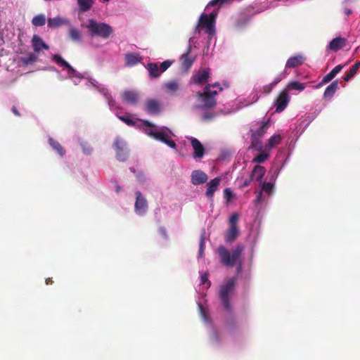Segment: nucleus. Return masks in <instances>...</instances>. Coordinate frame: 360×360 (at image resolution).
<instances>
[{
    "label": "nucleus",
    "instance_id": "obj_44",
    "mask_svg": "<svg viewBox=\"0 0 360 360\" xmlns=\"http://www.w3.org/2000/svg\"><path fill=\"white\" fill-rule=\"evenodd\" d=\"M37 58V56L35 53H30L25 58H24L23 61L25 64H29L36 61Z\"/></svg>",
    "mask_w": 360,
    "mask_h": 360
},
{
    "label": "nucleus",
    "instance_id": "obj_14",
    "mask_svg": "<svg viewBox=\"0 0 360 360\" xmlns=\"http://www.w3.org/2000/svg\"><path fill=\"white\" fill-rule=\"evenodd\" d=\"M221 179L220 177H216L212 179L207 183V189L206 191V196L212 201L214 197V192L217 191Z\"/></svg>",
    "mask_w": 360,
    "mask_h": 360
},
{
    "label": "nucleus",
    "instance_id": "obj_16",
    "mask_svg": "<svg viewBox=\"0 0 360 360\" xmlns=\"http://www.w3.org/2000/svg\"><path fill=\"white\" fill-rule=\"evenodd\" d=\"M53 60L60 66L68 69V74L74 77H79V73L66 61L61 56L55 54L53 56Z\"/></svg>",
    "mask_w": 360,
    "mask_h": 360
},
{
    "label": "nucleus",
    "instance_id": "obj_55",
    "mask_svg": "<svg viewBox=\"0 0 360 360\" xmlns=\"http://www.w3.org/2000/svg\"><path fill=\"white\" fill-rule=\"evenodd\" d=\"M11 110L15 115L20 116V114L19 111L17 110V108H15V106H13Z\"/></svg>",
    "mask_w": 360,
    "mask_h": 360
},
{
    "label": "nucleus",
    "instance_id": "obj_20",
    "mask_svg": "<svg viewBox=\"0 0 360 360\" xmlns=\"http://www.w3.org/2000/svg\"><path fill=\"white\" fill-rule=\"evenodd\" d=\"M32 48L35 52H39L42 49L48 50L49 46L43 41L41 38L35 34L33 36L32 39Z\"/></svg>",
    "mask_w": 360,
    "mask_h": 360
},
{
    "label": "nucleus",
    "instance_id": "obj_46",
    "mask_svg": "<svg viewBox=\"0 0 360 360\" xmlns=\"http://www.w3.org/2000/svg\"><path fill=\"white\" fill-rule=\"evenodd\" d=\"M273 187V184L270 182H264L262 184V190L268 193L271 192Z\"/></svg>",
    "mask_w": 360,
    "mask_h": 360
},
{
    "label": "nucleus",
    "instance_id": "obj_3",
    "mask_svg": "<svg viewBox=\"0 0 360 360\" xmlns=\"http://www.w3.org/2000/svg\"><path fill=\"white\" fill-rule=\"evenodd\" d=\"M217 14V11H212L209 15L202 13L199 18L195 30L199 32L200 29H201L209 36H213L215 34V22Z\"/></svg>",
    "mask_w": 360,
    "mask_h": 360
},
{
    "label": "nucleus",
    "instance_id": "obj_39",
    "mask_svg": "<svg viewBox=\"0 0 360 360\" xmlns=\"http://www.w3.org/2000/svg\"><path fill=\"white\" fill-rule=\"evenodd\" d=\"M269 155L267 153L262 151L261 153H259L253 158L252 162L263 163L269 158Z\"/></svg>",
    "mask_w": 360,
    "mask_h": 360
},
{
    "label": "nucleus",
    "instance_id": "obj_50",
    "mask_svg": "<svg viewBox=\"0 0 360 360\" xmlns=\"http://www.w3.org/2000/svg\"><path fill=\"white\" fill-rule=\"evenodd\" d=\"M254 179L252 178V176L250 175L249 178L246 179L244 180L243 183L242 184V185L240 186V188H245V187H248V186H250V184H251V182L253 181Z\"/></svg>",
    "mask_w": 360,
    "mask_h": 360
},
{
    "label": "nucleus",
    "instance_id": "obj_8",
    "mask_svg": "<svg viewBox=\"0 0 360 360\" xmlns=\"http://www.w3.org/2000/svg\"><path fill=\"white\" fill-rule=\"evenodd\" d=\"M136 202L134 205L135 211L139 215L144 214L148 208V202L140 191H136Z\"/></svg>",
    "mask_w": 360,
    "mask_h": 360
},
{
    "label": "nucleus",
    "instance_id": "obj_56",
    "mask_svg": "<svg viewBox=\"0 0 360 360\" xmlns=\"http://www.w3.org/2000/svg\"><path fill=\"white\" fill-rule=\"evenodd\" d=\"M106 96H107V98L109 101V105L113 106L115 101L112 100V97L110 95H106Z\"/></svg>",
    "mask_w": 360,
    "mask_h": 360
},
{
    "label": "nucleus",
    "instance_id": "obj_6",
    "mask_svg": "<svg viewBox=\"0 0 360 360\" xmlns=\"http://www.w3.org/2000/svg\"><path fill=\"white\" fill-rule=\"evenodd\" d=\"M113 147L116 151L117 160L122 162L126 161L129 154L126 142L122 139L117 137L114 141Z\"/></svg>",
    "mask_w": 360,
    "mask_h": 360
},
{
    "label": "nucleus",
    "instance_id": "obj_9",
    "mask_svg": "<svg viewBox=\"0 0 360 360\" xmlns=\"http://www.w3.org/2000/svg\"><path fill=\"white\" fill-rule=\"evenodd\" d=\"M290 101L288 92L286 89L283 90L275 100L276 112H281L287 107Z\"/></svg>",
    "mask_w": 360,
    "mask_h": 360
},
{
    "label": "nucleus",
    "instance_id": "obj_43",
    "mask_svg": "<svg viewBox=\"0 0 360 360\" xmlns=\"http://www.w3.org/2000/svg\"><path fill=\"white\" fill-rule=\"evenodd\" d=\"M205 231L202 233L200 236V243H199V255L200 257L202 256L204 248H205Z\"/></svg>",
    "mask_w": 360,
    "mask_h": 360
},
{
    "label": "nucleus",
    "instance_id": "obj_42",
    "mask_svg": "<svg viewBox=\"0 0 360 360\" xmlns=\"http://www.w3.org/2000/svg\"><path fill=\"white\" fill-rule=\"evenodd\" d=\"M118 118L124 122L128 126H135L136 122L132 120L131 118H129L128 116H118Z\"/></svg>",
    "mask_w": 360,
    "mask_h": 360
},
{
    "label": "nucleus",
    "instance_id": "obj_49",
    "mask_svg": "<svg viewBox=\"0 0 360 360\" xmlns=\"http://www.w3.org/2000/svg\"><path fill=\"white\" fill-rule=\"evenodd\" d=\"M224 198L227 201H230L233 198V193L229 188H226L224 191Z\"/></svg>",
    "mask_w": 360,
    "mask_h": 360
},
{
    "label": "nucleus",
    "instance_id": "obj_15",
    "mask_svg": "<svg viewBox=\"0 0 360 360\" xmlns=\"http://www.w3.org/2000/svg\"><path fill=\"white\" fill-rule=\"evenodd\" d=\"M210 78V69L205 68L202 71H199L195 75L192 77V80L193 83L196 84H205Z\"/></svg>",
    "mask_w": 360,
    "mask_h": 360
},
{
    "label": "nucleus",
    "instance_id": "obj_23",
    "mask_svg": "<svg viewBox=\"0 0 360 360\" xmlns=\"http://www.w3.org/2000/svg\"><path fill=\"white\" fill-rule=\"evenodd\" d=\"M265 173L266 169L264 167L261 165H256L254 167L252 171L251 172L250 176L253 179L261 182Z\"/></svg>",
    "mask_w": 360,
    "mask_h": 360
},
{
    "label": "nucleus",
    "instance_id": "obj_48",
    "mask_svg": "<svg viewBox=\"0 0 360 360\" xmlns=\"http://www.w3.org/2000/svg\"><path fill=\"white\" fill-rule=\"evenodd\" d=\"M172 62L170 61V60H165L163 61L161 64H160V72H165V70H167L169 67L170 65H172Z\"/></svg>",
    "mask_w": 360,
    "mask_h": 360
},
{
    "label": "nucleus",
    "instance_id": "obj_41",
    "mask_svg": "<svg viewBox=\"0 0 360 360\" xmlns=\"http://www.w3.org/2000/svg\"><path fill=\"white\" fill-rule=\"evenodd\" d=\"M203 91L205 93H207V95L212 96V98H215V96L218 94V91L217 90L211 89V84H210L205 86Z\"/></svg>",
    "mask_w": 360,
    "mask_h": 360
},
{
    "label": "nucleus",
    "instance_id": "obj_21",
    "mask_svg": "<svg viewBox=\"0 0 360 360\" xmlns=\"http://www.w3.org/2000/svg\"><path fill=\"white\" fill-rule=\"evenodd\" d=\"M304 58L301 55L290 57L286 62L285 68H295L304 63Z\"/></svg>",
    "mask_w": 360,
    "mask_h": 360
},
{
    "label": "nucleus",
    "instance_id": "obj_29",
    "mask_svg": "<svg viewBox=\"0 0 360 360\" xmlns=\"http://www.w3.org/2000/svg\"><path fill=\"white\" fill-rule=\"evenodd\" d=\"M49 143L52 148L57 152L60 157L64 156L65 154V150L58 141L54 140L53 138H49Z\"/></svg>",
    "mask_w": 360,
    "mask_h": 360
},
{
    "label": "nucleus",
    "instance_id": "obj_37",
    "mask_svg": "<svg viewBox=\"0 0 360 360\" xmlns=\"http://www.w3.org/2000/svg\"><path fill=\"white\" fill-rule=\"evenodd\" d=\"M281 136L280 134H274L270 137L268 140L267 146L269 148L274 147L275 146L279 144L281 141Z\"/></svg>",
    "mask_w": 360,
    "mask_h": 360
},
{
    "label": "nucleus",
    "instance_id": "obj_60",
    "mask_svg": "<svg viewBox=\"0 0 360 360\" xmlns=\"http://www.w3.org/2000/svg\"><path fill=\"white\" fill-rule=\"evenodd\" d=\"M344 12L347 15H349L352 13V11L349 8H345Z\"/></svg>",
    "mask_w": 360,
    "mask_h": 360
},
{
    "label": "nucleus",
    "instance_id": "obj_38",
    "mask_svg": "<svg viewBox=\"0 0 360 360\" xmlns=\"http://www.w3.org/2000/svg\"><path fill=\"white\" fill-rule=\"evenodd\" d=\"M32 23L34 26H43L46 23V18L44 15L40 14L34 16L32 20Z\"/></svg>",
    "mask_w": 360,
    "mask_h": 360
},
{
    "label": "nucleus",
    "instance_id": "obj_18",
    "mask_svg": "<svg viewBox=\"0 0 360 360\" xmlns=\"http://www.w3.org/2000/svg\"><path fill=\"white\" fill-rule=\"evenodd\" d=\"M342 68L343 66L342 65H336L329 73L323 77L321 82L317 86H316V88H319L321 86L330 82L337 75V74L341 71Z\"/></svg>",
    "mask_w": 360,
    "mask_h": 360
},
{
    "label": "nucleus",
    "instance_id": "obj_31",
    "mask_svg": "<svg viewBox=\"0 0 360 360\" xmlns=\"http://www.w3.org/2000/svg\"><path fill=\"white\" fill-rule=\"evenodd\" d=\"M250 148L257 151H262L263 145H262L261 138L251 134Z\"/></svg>",
    "mask_w": 360,
    "mask_h": 360
},
{
    "label": "nucleus",
    "instance_id": "obj_27",
    "mask_svg": "<svg viewBox=\"0 0 360 360\" xmlns=\"http://www.w3.org/2000/svg\"><path fill=\"white\" fill-rule=\"evenodd\" d=\"M68 23V20L60 17L48 19V26L51 28H56L63 25H66Z\"/></svg>",
    "mask_w": 360,
    "mask_h": 360
},
{
    "label": "nucleus",
    "instance_id": "obj_11",
    "mask_svg": "<svg viewBox=\"0 0 360 360\" xmlns=\"http://www.w3.org/2000/svg\"><path fill=\"white\" fill-rule=\"evenodd\" d=\"M191 146L193 149V158L197 159H201L205 155V148L200 141L196 138L191 137L190 139Z\"/></svg>",
    "mask_w": 360,
    "mask_h": 360
},
{
    "label": "nucleus",
    "instance_id": "obj_22",
    "mask_svg": "<svg viewBox=\"0 0 360 360\" xmlns=\"http://www.w3.org/2000/svg\"><path fill=\"white\" fill-rule=\"evenodd\" d=\"M345 45L346 39L345 38L336 37L330 42L328 49L333 51H338L343 48Z\"/></svg>",
    "mask_w": 360,
    "mask_h": 360
},
{
    "label": "nucleus",
    "instance_id": "obj_7",
    "mask_svg": "<svg viewBox=\"0 0 360 360\" xmlns=\"http://www.w3.org/2000/svg\"><path fill=\"white\" fill-rule=\"evenodd\" d=\"M169 133L170 131L167 129H159L158 132L155 133L154 139L163 142L172 148H176V144L174 141L171 139Z\"/></svg>",
    "mask_w": 360,
    "mask_h": 360
},
{
    "label": "nucleus",
    "instance_id": "obj_54",
    "mask_svg": "<svg viewBox=\"0 0 360 360\" xmlns=\"http://www.w3.org/2000/svg\"><path fill=\"white\" fill-rule=\"evenodd\" d=\"M136 176L141 182L144 181V180H145L144 174L142 172H139Z\"/></svg>",
    "mask_w": 360,
    "mask_h": 360
},
{
    "label": "nucleus",
    "instance_id": "obj_51",
    "mask_svg": "<svg viewBox=\"0 0 360 360\" xmlns=\"http://www.w3.org/2000/svg\"><path fill=\"white\" fill-rule=\"evenodd\" d=\"M274 87L272 84H269L268 85H266L263 87V91L265 94H269L272 91L273 88Z\"/></svg>",
    "mask_w": 360,
    "mask_h": 360
},
{
    "label": "nucleus",
    "instance_id": "obj_57",
    "mask_svg": "<svg viewBox=\"0 0 360 360\" xmlns=\"http://www.w3.org/2000/svg\"><path fill=\"white\" fill-rule=\"evenodd\" d=\"M262 196H263V195H262V191H260V192L257 194V195L256 200H257V202H260V201L262 200Z\"/></svg>",
    "mask_w": 360,
    "mask_h": 360
},
{
    "label": "nucleus",
    "instance_id": "obj_33",
    "mask_svg": "<svg viewBox=\"0 0 360 360\" xmlns=\"http://www.w3.org/2000/svg\"><path fill=\"white\" fill-rule=\"evenodd\" d=\"M94 0H77V4L82 12L89 11L94 4Z\"/></svg>",
    "mask_w": 360,
    "mask_h": 360
},
{
    "label": "nucleus",
    "instance_id": "obj_52",
    "mask_svg": "<svg viewBox=\"0 0 360 360\" xmlns=\"http://www.w3.org/2000/svg\"><path fill=\"white\" fill-rule=\"evenodd\" d=\"M218 3L221 4V1L220 0H212L208 3L206 8H207L210 6H214Z\"/></svg>",
    "mask_w": 360,
    "mask_h": 360
},
{
    "label": "nucleus",
    "instance_id": "obj_36",
    "mask_svg": "<svg viewBox=\"0 0 360 360\" xmlns=\"http://www.w3.org/2000/svg\"><path fill=\"white\" fill-rule=\"evenodd\" d=\"M165 86L167 91L174 93L179 89V84L177 81L172 80L166 82Z\"/></svg>",
    "mask_w": 360,
    "mask_h": 360
},
{
    "label": "nucleus",
    "instance_id": "obj_1",
    "mask_svg": "<svg viewBox=\"0 0 360 360\" xmlns=\"http://www.w3.org/2000/svg\"><path fill=\"white\" fill-rule=\"evenodd\" d=\"M244 250V246L238 244L231 250L226 249L224 246L220 245L218 248V254L221 264L226 266H238L239 271L242 266V253Z\"/></svg>",
    "mask_w": 360,
    "mask_h": 360
},
{
    "label": "nucleus",
    "instance_id": "obj_12",
    "mask_svg": "<svg viewBox=\"0 0 360 360\" xmlns=\"http://www.w3.org/2000/svg\"><path fill=\"white\" fill-rule=\"evenodd\" d=\"M160 103L155 99H148L145 103V110L150 115H157L160 112Z\"/></svg>",
    "mask_w": 360,
    "mask_h": 360
},
{
    "label": "nucleus",
    "instance_id": "obj_10",
    "mask_svg": "<svg viewBox=\"0 0 360 360\" xmlns=\"http://www.w3.org/2000/svg\"><path fill=\"white\" fill-rule=\"evenodd\" d=\"M197 96L200 101L202 103V105L200 106L201 109H210L216 106L217 101L215 98H212L207 93L198 92Z\"/></svg>",
    "mask_w": 360,
    "mask_h": 360
},
{
    "label": "nucleus",
    "instance_id": "obj_62",
    "mask_svg": "<svg viewBox=\"0 0 360 360\" xmlns=\"http://www.w3.org/2000/svg\"><path fill=\"white\" fill-rule=\"evenodd\" d=\"M129 169H130V171H131V172H133V173H136V171H135L134 168H133V167H130V168H129Z\"/></svg>",
    "mask_w": 360,
    "mask_h": 360
},
{
    "label": "nucleus",
    "instance_id": "obj_5",
    "mask_svg": "<svg viewBox=\"0 0 360 360\" xmlns=\"http://www.w3.org/2000/svg\"><path fill=\"white\" fill-rule=\"evenodd\" d=\"M238 221V214L233 213L229 219V227L224 234V240L226 243H231L238 238L239 235V229L237 226Z\"/></svg>",
    "mask_w": 360,
    "mask_h": 360
},
{
    "label": "nucleus",
    "instance_id": "obj_17",
    "mask_svg": "<svg viewBox=\"0 0 360 360\" xmlns=\"http://www.w3.org/2000/svg\"><path fill=\"white\" fill-rule=\"evenodd\" d=\"M191 51V46L189 45L186 52L183 53L180 58L181 67L186 70L192 66L195 60V58L190 56Z\"/></svg>",
    "mask_w": 360,
    "mask_h": 360
},
{
    "label": "nucleus",
    "instance_id": "obj_2",
    "mask_svg": "<svg viewBox=\"0 0 360 360\" xmlns=\"http://www.w3.org/2000/svg\"><path fill=\"white\" fill-rule=\"evenodd\" d=\"M86 28L91 36L99 37L107 39L113 33L112 27L105 22H98L94 19H90L86 25Z\"/></svg>",
    "mask_w": 360,
    "mask_h": 360
},
{
    "label": "nucleus",
    "instance_id": "obj_34",
    "mask_svg": "<svg viewBox=\"0 0 360 360\" xmlns=\"http://www.w3.org/2000/svg\"><path fill=\"white\" fill-rule=\"evenodd\" d=\"M360 68V62H356L349 70V72L345 75L344 80L349 82L357 72Z\"/></svg>",
    "mask_w": 360,
    "mask_h": 360
},
{
    "label": "nucleus",
    "instance_id": "obj_58",
    "mask_svg": "<svg viewBox=\"0 0 360 360\" xmlns=\"http://www.w3.org/2000/svg\"><path fill=\"white\" fill-rule=\"evenodd\" d=\"M212 87H219V91L222 90V88L221 87H219V82H215L214 84H211V88Z\"/></svg>",
    "mask_w": 360,
    "mask_h": 360
},
{
    "label": "nucleus",
    "instance_id": "obj_25",
    "mask_svg": "<svg viewBox=\"0 0 360 360\" xmlns=\"http://www.w3.org/2000/svg\"><path fill=\"white\" fill-rule=\"evenodd\" d=\"M338 89V81H333L330 85H328L324 91L323 98H331L336 91Z\"/></svg>",
    "mask_w": 360,
    "mask_h": 360
},
{
    "label": "nucleus",
    "instance_id": "obj_4",
    "mask_svg": "<svg viewBox=\"0 0 360 360\" xmlns=\"http://www.w3.org/2000/svg\"><path fill=\"white\" fill-rule=\"evenodd\" d=\"M235 285L236 279L231 278L228 279L226 283L220 287L219 297L224 309L226 311L231 309L230 297L234 292Z\"/></svg>",
    "mask_w": 360,
    "mask_h": 360
},
{
    "label": "nucleus",
    "instance_id": "obj_47",
    "mask_svg": "<svg viewBox=\"0 0 360 360\" xmlns=\"http://www.w3.org/2000/svg\"><path fill=\"white\" fill-rule=\"evenodd\" d=\"M287 75L286 71L285 70L283 72L281 73L278 75L275 79L271 82L272 85L274 86L277 85Z\"/></svg>",
    "mask_w": 360,
    "mask_h": 360
},
{
    "label": "nucleus",
    "instance_id": "obj_26",
    "mask_svg": "<svg viewBox=\"0 0 360 360\" xmlns=\"http://www.w3.org/2000/svg\"><path fill=\"white\" fill-rule=\"evenodd\" d=\"M143 125L146 127L145 133L147 135L154 138L155 136V133L158 132L159 129H158V127L155 125L150 123L148 120H143Z\"/></svg>",
    "mask_w": 360,
    "mask_h": 360
},
{
    "label": "nucleus",
    "instance_id": "obj_30",
    "mask_svg": "<svg viewBox=\"0 0 360 360\" xmlns=\"http://www.w3.org/2000/svg\"><path fill=\"white\" fill-rule=\"evenodd\" d=\"M126 64L129 66H134L141 61L139 54L127 53L125 55Z\"/></svg>",
    "mask_w": 360,
    "mask_h": 360
},
{
    "label": "nucleus",
    "instance_id": "obj_45",
    "mask_svg": "<svg viewBox=\"0 0 360 360\" xmlns=\"http://www.w3.org/2000/svg\"><path fill=\"white\" fill-rule=\"evenodd\" d=\"M207 284V288H209L211 285V282L208 280V274L206 272L202 273L200 274V285Z\"/></svg>",
    "mask_w": 360,
    "mask_h": 360
},
{
    "label": "nucleus",
    "instance_id": "obj_63",
    "mask_svg": "<svg viewBox=\"0 0 360 360\" xmlns=\"http://www.w3.org/2000/svg\"><path fill=\"white\" fill-rule=\"evenodd\" d=\"M221 1V4H224L226 1H227L228 0H220Z\"/></svg>",
    "mask_w": 360,
    "mask_h": 360
},
{
    "label": "nucleus",
    "instance_id": "obj_40",
    "mask_svg": "<svg viewBox=\"0 0 360 360\" xmlns=\"http://www.w3.org/2000/svg\"><path fill=\"white\" fill-rule=\"evenodd\" d=\"M216 117V113L212 111H207L205 112L202 116L201 119L204 122H208L213 120Z\"/></svg>",
    "mask_w": 360,
    "mask_h": 360
},
{
    "label": "nucleus",
    "instance_id": "obj_61",
    "mask_svg": "<svg viewBox=\"0 0 360 360\" xmlns=\"http://www.w3.org/2000/svg\"><path fill=\"white\" fill-rule=\"evenodd\" d=\"M121 187L119 185L116 186V192L118 193L121 191Z\"/></svg>",
    "mask_w": 360,
    "mask_h": 360
},
{
    "label": "nucleus",
    "instance_id": "obj_13",
    "mask_svg": "<svg viewBox=\"0 0 360 360\" xmlns=\"http://www.w3.org/2000/svg\"><path fill=\"white\" fill-rule=\"evenodd\" d=\"M191 177V183L195 186L202 184L208 179L207 175L199 169L193 171Z\"/></svg>",
    "mask_w": 360,
    "mask_h": 360
},
{
    "label": "nucleus",
    "instance_id": "obj_19",
    "mask_svg": "<svg viewBox=\"0 0 360 360\" xmlns=\"http://www.w3.org/2000/svg\"><path fill=\"white\" fill-rule=\"evenodd\" d=\"M122 99L130 104L135 105L139 101V94L134 91H125L122 94Z\"/></svg>",
    "mask_w": 360,
    "mask_h": 360
},
{
    "label": "nucleus",
    "instance_id": "obj_53",
    "mask_svg": "<svg viewBox=\"0 0 360 360\" xmlns=\"http://www.w3.org/2000/svg\"><path fill=\"white\" fill-rule=\"evenodd\" d=\"M159 232L160 233L162 236V237L164 238H167V231H166V229L163 227H161L159 229Z\"/></svg>",
    "mask_w": 360,
    "mask_h": 360
},
{
    "label": "nucleus",
    "instance_id": "obj_32",
    "mask_svg": "<svg viewBox=\"0 0 360 360\" xmlns=\"http://www.w3.org/2000/svg\"><path fill=\"white\" fill-rule=\"evenodd\" d=\"M68 34H69L70 38L72 41H76V42L81 41L82 34H81V32L78 29H77L74 27H70L69 29Z\"/></svg>",
    "mask_w": 360,
    "mask_h": 360
},
{
    "label": "nucleus",
    "instance_id": "obj_24",
    "mask_svg": "<svg viewBox=\"0 0 360 360\" xmlns=\"http://www.w3.org/2000/svg\"><path fill=\"white\" fill-rule=\"evenodd\" d=\"M270 127V120H267L265 122L259 123V127L257 130H250L251 134L262 138L266 132Z\"/></svg>",
    "mask_w": 360,
    "mask_h": 360
},
{
    "label": "nucleus",
    "instance_id": "obj_35",
    "mask_svg": "<svg viewBox=\"0 0 360 360\" xmlns=\"http://www.w3.org/2000/svg\"><path fill=\"white\" fill-rule=\"evenodd\" d=\"M306 86L303 83H300L297 81H292L288 83V89L290 90H297L299 91H302L305 89Z\"/></svg>",
    "mask_w": 360,
    "mask_h": 360
},
{
    "label": "nucleus",
    "instance_id": "obj_28",
    "mask_svg": "<svg viewBox=\"0 0 360 360\" xmlns=\"http://www.w3.org/2000/svg\"><path fill=\"white\" fill-rule=\"evenodd\" d=\"M146 69L153 78H157L161 75L160 69L156 63H150L147 65Z\"/></svg>",
    "mask_w": 360,
    "mask_h": 360
},
{
    "label": "nucleus",
    "instance_id": "obj_64",
    "mask_svg": "<svg viewBox=\"0 0 360 360\" xmlns=\"http://www.w3.org/2000/svg\"><path fill=\"white\" fill-rule=\"evenodd\" d=\"M103 1H105V2H107V1H108L109 0H103Z\"/></svg>",
    "mask_w": 360,
    "mask_h": 360
},
{
    "label": "nucleus",
    "instance_id": "obj_59",
    "mask_svg": "<svg viewBox=\"0 0 360 360\" xmlns=\"http://www.w3.org/2000/svg\"><path fill=\"white\" fill-rule=\"evenodd\" d=\"M45 282H46V285H51V284H52L53 283V281L51 278H46Z\"/></svg>",
    "mask_w": 360,
    "mask_h": 360
}]
</instances>
